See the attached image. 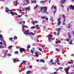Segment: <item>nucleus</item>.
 <instances>
[{
    "label": "nucleus",
    "instance_id": "obj_10",
    "mask_svg": "<svg viewBox=\"0 0 74 74\" xmlns=\"http://www.w3.org/2000/svg\"><path fill=\"white\" fill-rule=\"evenodd\" d=\"M26 61H23L21 63V64H23L24 65H26Z\"/></svg>",
    "mask_w": 74,
    "mask_h": 74
},
{
    "label": "nucleus",
    "instance_id": "obj_55",
    "mask_svg": "<svg viewBox=\"0 0 74 74\" xmlns=\"http://www.w3.org/2000/svg\"><path fill=\"white\" fill-rule=\"evenodd\" d=\"M44 1H41L40 2V3H44Z\"/></svg>",
    "mask_w": 74,
    "mask_h": 74
},
{
    "label": "nucleus",
    "instance_id": "obj_53",
    "mask_svg": "<svg viewBox=\"0 0 74 74\" xmlns=\"http://www.w3.org/2000/svg\"><path fill=\"white\" fill-rule=\"evenodd\" d=\"M52 61H53V59H51V61H50L49 62H52Z\"/></svg>",
    "mask_w": 74,
    "mask_h": 74
},
{
    "label": "nucleus",
    "instance_id": "obj_16",
    "mask_svg": "<svg viewBox=\"0 0 74 74\" xmlns=\"http://www.w3.org/2000/svg\"><path fill=\"white\" fill-rule=\"evenodd\" d=\"M13 60L14 63H16V58H14L13 59Z\"/></svg>",
    "mask_w": 74,
    "mask_h": 74
},
{
    "label": "nucleus",
    "instance_id": "obj_19",
    "mask_svg": "<svg viewBox=\"0 0 74 74\" xmlns=\"http://www.w3.org/2000/svg\"><path fill=\"white\" fill-rule=\"evenodd\" d=\"M60 23H61V21H59L58 23V26H59V25H60Z\"/></svg>",
    "mask_w": 74,
    "mask_h": 74
},
{
    "label": "nucleus",
    "instance_id": "obj_63",
    "mask_svg": "<svg viewBox=\"0 0 74 74\" xmlns=\"http://www.w3.org/2000/svg\"><path fill=\"white\" fill-rule=\"evenodd\" d=\"M67 8V11H69V8Z\"/></svg>",
    "mask_w": 74,
    "mask_h": 74
},
{
    "label": "nucleus",
    "instance_id": "obj_51",
    "mask_svg": "<svg viewBox=\"0 0 74 74\" xmlns=\"http://www.w3.org/2000/svg\"><path fill=\"white\" fill-rule=\"evenodd\" d=\"M18 17V18H21V16L20 15H17Z\"/></svg>",
    "mask_w": 74,
    "mask_h": 74
},
{
    "label": "nucleus",
    "instance_id": "obj_49",
    "mask_svg": "<svg viewBox=\"0 0 74 74\" xmlns=\"http://www.w3.org/2000/svg\"><path fill=\"white\" fill-rule=\"evenodd\" d=\"M25 70V68H23L22 69H21V71H24V70Z\"/></svg>",
    "mask_w": 74,
    "mask_h": 74
},
{
    "label": "nucleus",
    "instance_id": "obj_36",
    "mask_svg": "<svg viewBox=\"0 0 74 74\" xmlns=\"http://www.w3.org/2000/svg\"><path fill=\"white\" fill-rule=\"evenodd\" d=\"M12 38H9L10 40H11V41H12V42L13 41V40H12Z\"/></svg>",
    "mask_w": 74,
    "mask_h": 74
},
{
    "label": "nucleus",
    "instance_id": "obj_40",
    "mask_svg": "<svg viewBox=\"0 0 74 74\" xmlns=\"http://www.w3.org/2000/svg\"><path fill=\"white\" fill-rule=\"evenodd\" d=\"M15 53L16 54H18V51H16L15 52Z\"/></svg>",
    "mask_w": 74,
    "mask_h": 74
},
{
    "label": "nucleus",
    "instance_id": "obj_34",
    "mask_svg": "<svg viewBox=\"0 0 74 74\" xmlns=\"http://www.w3.org/2000/svg\"><path fill=\"white\" fill-rule=\"evenodd\" d=\"M36 28V27H31L30 29H35Z\"/></svg>",
    "mask_w": 74,
    "mask_h": 74
},
{
    "label": "nucleus",
    "instance_id": "obj_21",
    "mask_svg": "<svg viewBox=\"0 0 74 74\" xmlns=\"http://www.w3.org/2000/svg\"><path fill=\"white\" fill-rule=\"evenodd\" d=\"M66 74H71L72 73H69V72L67 70H66Z\"/></svg>",
    "mask_w": 74,
    "mask_h": 74
},
{
    "label": "nucleus",
    "instance_id": "obj_37",
    "mask_svg": "<svg viewBox=\"0 0 74 74\" xmlns=\"http://www.w3.org/2000/svg\"><path fill=\"white\" fill-rule=\"evenodd\" d=\"M68 63L69 64H72L73 63V62H68Z\"/></svg>",
    "mask_w": 74,
    "mask_h": 74
},
{
    "label": "nucleus",
    "instance_id": "obj_42",
    "mask_svg": "<svg viewBox=\"0 0 74 74\" xmlns=\"http://www.w3.org/2000/svg\"><path fill=\"white\" fill-rule=\"evenodd\" d=\"M24 25H23V26H22V27L23 29H24V27H25V26H23Z\"/></svg>",
    "mask_w": 74,
    "mask_h": 74
},
{
    "label": "nucleus",
    "instance_id": "obj_25",
    "mask_svg": "<svg viewBox=\"0 0 74 74\" xmlns=\"http://www.w3.org/2000/svg\"><path fill=\"white\" fill-rule=\"evenodd\" d=\"M51 22H53V17H52L51 18H50V21H51Z\"/></svg>",
    "mask_w": 74,
    "mask_h": 74
},
{
    "label": "nucleus",
    "instance_id": "obj_22",
    "mask_svg": "<svg viewBox=\"0 0 74 74\" xmlns=\"http://www.w3.org/2000/svg\"><path fill=\"white\" fill-rule=\"evenodd\" d=\"M47 10L44 9L43 11V13H44V14H45V12H47Z\"/></svg>",
    "mask_w": 74,
    "mask_h": 74
},
{
    "label": "nucleus",
    "instance_id": "obj_30",
    "mask_svg": "<svg viewBox=\"0 0 74 74\" xmlns=\"http://www.w3.org/2000/svg\"><path fill=\"white\" fill-rule=\"evenodd\" d=\"M69 69H70V67L69 66L68 67H67L66 68V70H68V71H69Z\"/></svg>",
    "mask_w": 74,
    "mask_h": 74
},
{
    "label": "nucleus",
    "instance_id": "obj_32",
    "mask_svg": "<svg viewBox=\"0 0 74 74\" xmlns=\"http://www.w3.org/2000/svg\"><path fill=\"white\" fill-rule=\"evenodd\" d=\"M30 48V45H28V46H27V48H28V49H29Z\"/></svg>",
    "mask_w": 74,
    "mask_h": 74
},
{
    "label": "nucleus",
    "instance_id": "obj_39",
    "mask_svg": "<svg viewBox=\"0 0 74 74\" xmlns=\"http://www.w3.org/2000/svg\"><path fill=\"white\" fill-rule=\"evenodd\" d=\"M62 17L64 18H66V17H65V16L63 14L62 15Z\"/></svg>",
    "mask_w": 74,
    "mask_h": 74
},
{
    "label": "nucleus",
    "instance_id": "obj_33",
    "mask_svg": "<svg viewBox=\"0 0 74 74\" xmlns=\"http://www.w3.org/2000/svg\"><path fill=\"white\" fill-rule=\"evenodd\" d=\"M37 7H38V5H36V6L34 8V10H35L36 8H37Z\"/></svg>",
    "mask_w": 74,
    "mask_h": 74
},
{
    "label": "nucleus",
    "instance_id": "obj_1",
    "mask_svg": "<svg viewBox=\"0 0 74 74\" xmlns=\"http://www.w3.org/2000/svg\"><path fill=\"white\" fill-rule=\"evenodd\" d=\"M5 10H5V12H8V11H10V14L12 15V16H14V15H15H15H18V14H16V13L14 12H12V10H10V9H8V7H5Z\"/></svg>",
    "mask_w": 74,
    "mask_h": 74
},
{
    "label": "nucleus",
    "instance_id": "obj_31",
    "mask_svg": "<svg viewBox=\"0 0 74 74\" xmlns=\"http://www.w3.org/2000/svg\"><path fill=\"white\" fill-rule=\"evenodd\" d=\"M7 52H5L4 54V57H5V56H6L7 55Z\"/></svg>",
    "mask_w": 74,
    "mask_h": 74
},
{
    "label": "nucleus",
    "instance_id": "obj_9",
    "mask_svg": "<svg viewBox=\"0 0 74 74\" xmlns=\"http://www.w3.org/2000/svg\"><path fill=\"white\" fill-rule=\"evenodd\" d=\"M38 53H39V51L35 52V54L36 55V57H38V56H39L38 55Z\"/></svg>",
    "mask_w": 74,
    "mask_h": 74
},
{
    "label": "nucleus",
    "instance_id": "obj_56",
    "mask_svg": "<svg viewBox=\"0 0 74 74\" xmlns=\"http://www.w3.org/2000/svg\"><path fill=\"white\" fill-rule=\"evenodd\" d=\"M41 18L42 19H44V17L43 16H42L41 17Z\"/></svg>",
    "mask_w": 74,
    "mask_h": 74
},
{
    "label": "nucleus",
    "instance_id": "obj_20",
    "mask_svg": "<svg viewBox=\"0 0 74 74\" xmlns=\"http://www.w3.org/2000/svg\"><path fill=\"white\" fill-rule=\"evenodd\" d=\"M55 62H56V63H57V64H58V65H60V63L56 61V60H55Z\"/></svg>",
    "mask_w": 74,
    "mask_h": 74
},
{
    "label": "nucleus",
    "instance_id": "obj_3",
    "mask_svg": "<svg viewBox=\"0 0 74 74\" xmlns=\"http://www.w3.org/2000/svg\"><path fill=\"white\" fill-rule=\"evenodd\" d=\"M66 1V0H61L60 3L62 4L61 5V6L62 7V8H64V6L62 4H64L65 2Z\"/></svg>",
    "mask_w": 74,
    "mask_h": 74
},
{
    "label": "nucleus",
    "instance_id": "obj_59",
    "mask_svg": "<svg viewBox=\"0 0 74 74\" xmlns=\"http://www.w3.org/2000/svg\"><path fill=\"white\" fill-rule=\"evenodd\" d=\"M20 61V60H16V62H19Z\"/></svg>",
    "mask_w": 74,
    "mask_h": 74
},
{
    "label": "nucleus",
    "instance_id": "obj_15",
    "mask_svg": "<svg viewBox=\"0 0 74 74\" xmlns=\"http://www.w3.org/2000/svg\"><path fill=\"white\" fill-rule=\"evenodd\" d=\"M27 73V74H31V71H27V73Z\"/></svg>",
    "mask_w": 74,
    "mask_h": 74
},
{
    "label": "nucleus",
    "instance_id": "obj_8",
    "mask_svg": "<svg viewBox=\"0 0 74 74\" xmlns=\"http://www.w3.org/2000/svg\"><path fill=\"white\" fill-rule=\"evenodd\" d=\"M69 8L70 9H72L73 10H74V5H71L69 6Z\"/></svg>",
    "mask_w": 74,
    "mask_h": 74
},
{
    "label": "nucleus",
    "instance_id": "obj_18",
    "mask_svg": "<svg viewBox=\"0 0 74 74\" xmlns=\"http://www.w3.org/2000/svg\"><path fill=\"white\" fill-rule=\"evenodd\" d=\"M40 61H41L42 63H45V60H42V59H40Z\"/></svg>",
    "mask_w": 74,
    "mask_h": 74
},
{
    "label": "nucleus",
    "instance_id": "obj_7",
    "mask_svg": "<svg viewBox=\"0 0 74 74\" xmlns=\"http://www.w3.org/2000/svg\"><path fill=\"white\" fill-rule=\"evenodd\" d=\"M48 39H49V42H50V40H51L52 39V35H48Z\"/></svg>",
    "mask_w": 74,
    "mask_h": 74
},
{
    "label": "nucleus",
    "instance_id": "obj_27",
    "mask_svg": "<svg viewBox=\"0 0 74 74\" xmlns=\"http://www.w3.org/2000/svg\"><path fill=\"white\" fill-rule=\"evenodd\" d=\"M0 38H4L3 37V36L0 34Z\"/></svg>",
    "mask_w": 74,
    "mask_h": 74
},
{
    "label": "nucleus",
    "instance_id": "obj_47",
    "mask_svg": "<svg viewBox=\"0 0 74 74\" xmlns=\"http://www.w3.org/2000/svg\"><path fill=\"white\" fill-rule=\"evenodd\" d=\"M19 12H20V13H21L22 12V10H21V9L19 10Z\"/></svg>",
    "mask_w": 74,
    "mask_h": 74
},
{
    "label": "nucleus",
    "instance_id": "obj_2",
    "mask_svg": "<svg viewBox=\"0 0 74 74\" xmlns=\"http://www.w3.org/2000/svg\"><path fill=\"white\" fill-rule=\"evenodd\" d=\"M29 30L28 29L25 32L23 33V34H26V35H27V34H32V35H34V34L32 32H31L30 33H29Z\"/></svg>",
    "mask_w": 74,
    "mask_h": 74
},
{
    "label": "nucleus",
    "instance_id": "obj_35",
    "mask_svg": "<svg viewBox=\"0 0 74 74\" xmlns=\"http://www.w3.org/2000/svg\"><path fill=\"white\" fill-rule=\"evenodd\" d=\"M38 50H39L40 52H41V51H42V49L41 48L38 49Z\"/></svg>",
    "mask_w": 74,
    "mask_h": 74
},
{
    "label": "nucleus",
    "instance_id": "obj_17",
    "mask_svg": "<svg viewBox=\"0 0 74 74\" xmlns=\"http://www.w3.org/2000/svg\"><path fill=\"white\" fill-rule=\"evenodd\" d=\"M53 8L54 10H55V12H56V11L57 10V9H56V6H54Z\"/></svg>",
    "mask_w": 74,
    "mask_h": 74
},
{
    "label": "nucleus",
    "instance_id": "obj_26",
    "mask_svg": "<svg viewBox=\"0 0 74 74\" xmlns=\"http://www.w3.org/2000/svg\"><path fill=\"white\" fill-rule=\"evenodd\" d=\"M31 52L32 53V54H33L34 52V51H33L32 49L31 50Z\"/></svg>",
    "mask_w": 74,
    "mask_h": 74
},
{
    "label": "nucleus",
    "instance_id": "obj_44",
    "mask_svg": "<svg viewBox=\"0 0 74 74\" xmlns=\"http://www.w3.org/2000/svg\"><path fill=\"white\" fill-rule=\"evenodd\" d=\"M66 23L64 22H63V24H62L63 25H66Z\"/></svg>",
    "mask_w": 74,
    "mask_h": 74
},
{
    "label": "nucleus",
    "instance_id": "obj_54",
    "mask_svg": "<svg viewBox=\"0 0 74 74\" xmlns=\"http://www.w3.org/2000/svg\"><path fill=\"white\" fill-rule=\"evenodd\" d=\"M33 25H35V22L34 21L32 23Z\"/></svg>",
    "mask_w": 74,
    "mask_h": 74
},
{
    "label": "nucleus",
    "instance_id": "obj_50",
    "mask_svg": "<svg viewBox=\"0 0 74 74\" xmlns=\"http://www.w3.org/2000/svg\"><path fill=\"white\" fill-rule=\"evenodd\" d=\"M34 22L36 23H38V21H34Z\"/></svg>",
    "mask_w": 74,
    "mask_h": 74
},
{
    "label": "nucleus",
    "instance_id": "obj_46",
    "mask_svg": "<svg viewBox=\"0 0 74 74\" xmlns=\"http://www.w3.org/2000/svg\"><path fill=\"white\" fill-rule=\"evenodd\" d=\"M35 50V49L34 47L32 48V51H34Z\"/></svg>",
    "mask_w": 74,
    "mask_h": 74
},
{
    "label": "nucleus",
    "instance_id": "obj_60",
    "mask_svg": "<svg viewBox=\"0 0 74 74\" xmlns=\"http://www.w3.org/2000/svg\"><path fill=\"white\" fill-rule=\"evenodd\" d=\"M53 8V5L51 8V10H52V8Z\"/></svg>",
    "mask_w": 74,
    "mask_h": 74
},
{
    "label": "nucleus",
    "instance_id": "obj_13",
    "mask_svg": "<svg viewBox=\"0 0 74 74\" xmlns=\"http://www.w3.org/2000/svg\"><path fill=\"white\" fill-rule=\"evenodd\" d=\"M43 9H44V8L43 7H40V11H41V12H42V10H43Z\"/></svg>",
    "mask_w": 74,
    "mask_h": 74
},
{
    "label": "nucleus",
    "instance_id": "obj_41",
    "mask_svg": "<svg viewBox=\"0 0 74 74\" xmlns=\"http://www.w3.org/2000/svg\"><path fill=\"white\" fill-rule=\"evenodd\" d=\"M56 58V59H57V62H60V61H59V60L58 59V58Z\"/></svg>",
    "mask_w": 74,
    "mask_h": 74
},
{
    "label": "nucleus",
    "instance_id": "obj_52",
    "mask_svg": "<svg viewBox=\"0 0 74 74\" xmlns=\"http://www.w3.org/2000/svg\"><path fill=\"white\" fill-rule=\"evenodd\" d=\"M69 44H72V45H73V43L70 42H69Z\"/></svg>",
    "mask_w": 74,
    "mask_h": 74
},
{
    "label": "nucleus",
    "instance_id": "obj_57",
    "mask_svg": "<svg viewBox=\"0 0 74 74\" xmlns=\"http://www.w3.org/2000/svg\"><path fill=\"white\" fill-rule=\"evenodd\" d=\"M8 56H11V54L8 53Z\"/></svg>",
    "mask_w": 74,
    "mask_h": 74
},
{
    "label": "nucleus",
    "instance_id": "obj_48",
    "mask_svg": "<svg viewBox=\"0 0 74 74\" xmlns=\"http://www.w3.org/2000/svg\"><path fill=\"white\" fill-rule=\"evenodd\" d=\"M16 4H18V1L17 0L16 1Z\"/></svg>",
    "mask_w": 74,
    "mask_h": 74
},
{
    "label": "nucleus",
    "instance_id": "obj_12",
    "mask_svg": "<svg viewBox=\"0 0 74 74\" xmlns=\"http://www.w3.org/2000/svg\"><path fill=\"white\" fill-rule=\"evenodd\" d=\"M61 42V41L60 40H59L58 42L56 41V44H59V43H60Z\"/></svg>",
    "mask_w": 74,
    "mask_h": 74
},
{
    "label": "nucleus",
    "instance_id": "obj_58",
    "mask_svg": "<svg viewBox=\"0 0 74 74\" xmlns=\"http://www.w3.org/2000/svg\"><path fill=\"white\" fill-rule=\"evenodd\" d=\"M24 26V27H27V26H26V25H23Z\"/></svg>",
    "mask_w": 74,
    "mask_h": 74
},
{
    "label": "nucleus",
    "instance_id": "obj_61",
    "mask_svg": "<svg viewBox=\"0 0 74 74\" xmlns=\"http://www.w3.org/2000/svg\"><path fill=\"white\" fill-rule=\"evenodd\" d=\"M27 1V4H28V3H29V1H28V0H27V1Z\"/></svg>",
    "mask_w": 74,
    "mask_h": 74
},
{
    "label": "nucleus",
    "instance_id": "obj_11",
    "mask_svg": "<svg viewBox=\"0 0 74 74\" xmlns=\"http://www.w3.org/2000/svg\"><path fill=\"white\" fill-rule=\"evenodd\" d=\"M36 28L37 29H40V27H38V25H36Z\"/></svg>",
    "mask_w": 74,
    "mask_h": 74
},
{
    "label": "nucleus",
    "instance_id": "obj_5",
    "mask_svg": "<svg viewBox=\"0 0 74 74\" xmlns=\"http://www.w3.org/2000/svg\"><path fill=\"white\" fill-rule=\"evenodd\" d=\"M20 51L21 53H22L23 52H26V51L24 48H20Z\"/></svg>",
    "mask_w": 74,
    "mask_h": 74
},
{
    "label": "nucleus",
    "instance_id": "obj_6",
    "mask_svg": "<svg viewBox=\"0 0 74 74\" xmlns=\"http://www.w3.org/2000/svg\"><path fill=\"white\" fill-rule=\"evenodd\" d=\"M56 30L58 32L57 33V35L59 36V34H60V31L61 30V28H56Z\"/></svg>",
    "mask_w": 74,
    "mask_h": 74
},
{
    "label": "nucleus",
    "instance_id": "obj_29",
    "mask_svg": "<svg viewBox=\"0 0 74 74\" xmlns=\"http://www.w3.org/2000/svg\"><path fill=\"white\" fill-rule=\"evenodd\" d=\"M68 25V27L69 29H70V24H69Z\"/></svg>",
    "mask_w": 74,
    "mask_h": 74
},
{
    "label": "nucleus",
    "instance_id": "obj_64",
    "mask_svg": "<svg viewBox=\"0 0 74 74\" xmlns=\"http://www.w3.org/2000/svg\"><path fill=\"white\" fill-rule=\"evenodd\" d=\"M29 68H32V66H29Z\"/></svg>",
    "mask_w": 74,
    "mask_h": 74
},
{
    "label": "nucleus",
    "instance_id": "obj_62",
    "mask_svg": "<svg viewBox=\"0 0 74 74\" xmlns=\"http://www.w3.org/2000/svg\"><path fill=\"white\" fill-rule=\"evenodd\" d=\"M56 73H57V72H54L53 74H56Z\"/></svg>",
    "mask_w": 74,
    "mask_h": 74
},
{
    "label": "nucleus",
    "instance_id": "obj_4",
    "mask_svg": "<svg viewBox=\"0 0 74 74\" xmlns=\"http://www.w3.org/2000/svg\"><path fill=\"white\" fill-rule=\"evenodd\" d=\"M68 34L69 36V38H66V40L67 41L69 42V41H70V39H71V36L70 35V32H69Z\"/></svg>",
    "mask_w": 74,
    "mask_h": 74
},
{
    "label": "nucleus",
    "instance_id": "obj_14",
    "mask_svg": "<svg viewBox=\"0 0 74 74\" xmlns=\"http://www.w3.org/2000/svg\"><path fill=\"white\" fill-rule=\"evenodd\" d=\"M25 11H29L30 10V8L27 7L25 8Z\"/></svg>",
    "mask_w": 74,
    "mask_h": 74
},
{
    "label": "nucleus",
    "instance_id": "obj_23",
    "mask_svg": "<svg viewBox=\"0 0 74 74\" xmlns=\"http://www.w3.org/2000/svg\"><path fill=\"white\" fill-rule=\"evenodd\" d=\"M4 46L2 45H1V46H0V48H4Z\"/></svg>",
    "mask_w": 74,
    "mask_h": 74
},
{
    "label": "nucleus",
    "instance_id": "obj_28",
    "mask_svg": "<svg viewBox=\"0 0 74 74\" xmlns=\"http://www.w3.org/2000/svg\"><path fill=\"white\" fill-rule=\"evenodd\" d=\"M60 19H61V18L59 17L58 19V20H57V21H58V22H59L60 21Z\"/></svg>",
    "mask_w": 74,
    "mask_h": 74
},
{
    "label": "nucleus",
    "instance_id": "obj_24",
    "mask_svg": "<svg viewBox=\"0 0 74 74\" xmlns=\"http://www.w3.org/2000/svg\"><path fill=\"white\" fill-rule=\"evenodd\" d=\"M12 46L11 45V46H9L8 47V49H11V48H12Z\"/></svg>",
    "mask_w": 74,
    "mask_h": 74
},
{
    "label": "nucleus",
    "instance_id": "obj_43",
    "mask_svg": "<svg viewBox=\"0 0 74 74\" xmlns=\"http://www.w3.org/2000/svg\"><path fill=\"white\" fill-rule=\"evenodd\" d=\"M65 20H66V18H64V20H63V22H64V23L65 22Z\"/></svg>",
    "mask_w": 74,
    "mask_h": 74
},
{
    "label": "nucleus",
    "instance_id": "obj_38",
    "mask_svg": "<svg viewBox=\"0 0 74 74\" xmlns=\"http://www.w3.org/2000/svg\"><path fill=\"white\" fill-rule=\"evenodd\" d=\"M44 8L45 9L44 10H47V8L46 6L44 7Z\"/></svg>",
    "mask_w": 74,
    "mask_h": 74
},
{
    "label": "nucleus",
    "instance_id": "obj_45",
    "mask_svg": "<svg viewBox=\"0 0 74 74\" xmlns=\"http://www.w3.org/2000/svg\"><path fill=\"white\" fill-rule=\"evenodd\" d=\"M56 49L57 51H60V50L57 48H56Z\"/></svg>",
    "mask_w": 74,
    "mask_h": 74
}]
</instances>
